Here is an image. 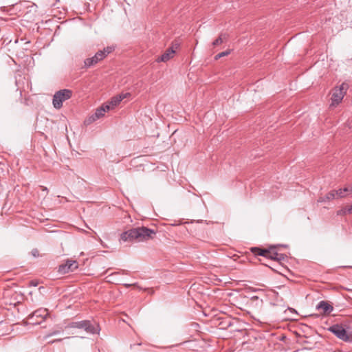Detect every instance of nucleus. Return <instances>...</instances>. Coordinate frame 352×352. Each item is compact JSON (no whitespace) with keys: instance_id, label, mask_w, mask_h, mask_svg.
<instances>
[{"instance_id":"nucleus-18","label":"nucleus","mask_w":352,"mask_h":352,"mask_svg":"<svg viewBox=\"0 0 352 352\" xmlns=\"http://www.w3.org/2000/svg\"><path fill=\"white\" fill-rule=\"evenodd\" d=\"M231 52V50H226L224 52H222L221 53H219L218 54H217L214 57V59L215 60H218L221 57H223L225 56H228L230 54Z\"/></svg>"},{"instance_id":"nucleus-33","label":"nucleus","mask_w":352,"mask_h":352,"mask_svg":"<svg viewBox=\"0 0 352 352\" xmlns=\"http://www.w3.org/2000/svg\"><path fill=\"white\" fill-rule=\"evenodd\" d=\"M118 274H119V272H114V273L111 274V275Z\"/></svg>"},{"instance_id":"nucleus-26","label":"nucleus","mask_w":352,"mask_h":352,"mask_svg":"<svg viewBox=\"0 0 352 352\" xmlns=\"http://www.w3.org/2000/svg\"><path fill=\"white\" fill-rule=\"evenodd\" d=\"M132 285H133V286H136V287H138L137 283H133V284H127V283H124V286L126 288H129V287H131V286H132Z\"/></svg>"},{"instance_id":"nucleus-22","label":"nucleus","mask_w":352,"mask_h":352,"mask_svg":"<svg viewBox=\"0 0 352 352\" xmlns=\"http://www.w3.org/2000/svg\"><path fill=\"white\" fill-rule=\"evenodd\" d=\"M129 95H130V94L126 93V94H122L118 95V96H117V97H121L120 99H121V101H122L124 98H125L127 96H129Z\"/></svg>"},{"instance_id":"nucleus-3","label":"nucleus","mask_w":352,"mask_h":352,"mask_svg":"<svg viewBox=\"0 0 352 352\" xmlns=\"http://www.w3.org/2000/svg\"><path fill=\"white\" fill-rule=\"evenodd\" d=\"M72 96V91L68 89H60L56 91L54 96L52 103L56 109H60L63 102Z\"/></svg>"},{"instance_id":"nucleus-23","label":"nucleus","mask_w":352,"mask_h":352,"mask_svg":"<svg viewBox=\"0 0 352 352\" xmlns=\"http://www.w3.org/2000/svg\"><path fill=\"white\" fill-rule=\"evenodd\" d=\"M250 299L252 301H258L259 300V298L257 296H253L251 297ZM260 302H262V300H260Z\"/></svg>"},{"instance_id":"nucleus-21","label":"nucleus","mask_w":352,"mask_h":352,"mask_svg":"<svg viewBox=\"0 0 352 352\" xmlns=\"http://www.w3.org/2000/svg\"><path fill=\"white\" fill-rule=\"evenodd\" d=\"M101 108L104 109V113L109 111L111 109H113L109 103V104H103L101 106Z\"/></svg>"},{"instance_id":"nucleus-20","label":"nucleus","mask_w":352,"mask_h":352,"mask_svg":"<svg viewBox=\"0 0 352 352\" xmlns=\"http://www.w3.org/2000/svg\"><path fill=\"white\" fill-rule=\"evenodd\" d=\"M347 209H348V206L342 208L341 210L338 211V215H344V214H349L348 211H346Z\"/></svg>"},{"instance_id":"nucleus-17","label":"nucleus","mask_w":352,"mask_h":352,"mask_svg":"<svg viewBox=\"0 0 352 352\" xmlns=\"http://www.w3.org/2000/svg\"><path fill=\"white\" fill-rule=\"evenodd\" d=\"M121 97H113L111 98V100L109 102V104H111V107L113 108L118 105L120 102H121Z\"/></svg>"},{"instance_id":"nucleus-2","label":"nucleus","mask_w":352,"mask_h":352,"mask_svg":"<svg viewBox=\"0 0 352 352\" xmlns=\"http://www.w3.org/2000/svg\"><path fill=\"white\" fill-rule=\"evenodd\" d=\"M68 328L83 329L87 333L90 334L98 333L99 325L93 324L89 320H81L78 322H72L68 324Z\"/></svg>"},{"instance_id":"nucleus-31","label":"nucleus","mask_w":352,"mask_h":352,"mask_svg":"<svg viewBox=\"0 0 352 352\" xmlns=\"http://www.w3.org/2000/svg\"><path fill=\"white\" fill-rule=\"evenodd\" d=\"M349 193L352 194V186H349Z\"/></svg>"},{"instance_id":"nucleus-27","label":"nucleus","mask_w":352,"mask_h":352,"mask_svg":"<svg viewBox=\"0 0 352 352\" xmlns=\"http://www.w3.org/2000/svg\"><path fill=\"white\" fill-rule=\"evenodd\" d=\"M39 188L41 189V190L46 192V193H48V189L47 187L43 186H40Z\"/></svg>"},{"instance_id":"nucleus-35","label":"nucleus","mask_w":352,"mask_h":352,"mask_svg":"<svg viewBox=\"0 0 352 352\" xmlns=\"http://www.w3.org/2000/svg\"><path fill=\"white\" fill-rule=\"evenodd\" d=\"M185 222H186V223H189V222L192 223L193 221H185Z\"/></svg>"},{"instance_id":"nucleus-16","label":"nucleus","mask_w":352,"mask_h":352,"mask_svg":"<svg viewBox=\"0 0 352 352\" xmlns=\"http://www.w3.org/2000/svg\"><path fill=\"white\" fill-rule=\"evenodd\" d=\"M95 65L96 64L94 63L91 58H87L84 60V66L82 67V68L87 69V68H89V67Z\"/></svg>"},{"instance_id":"nucleus-10","label":"nucleus","mask_w":352,"mask_h":352,"mask_svg":"<svg viewBox=\"0 0 352 352\" xmlns=\"http://www.w3.org/2000/svg\"><path fill=\"white\" fill-rule=\"evenodd\" d=\"M316 309L321 311L322 314H329L333 310V307L331 305L326 301L322 300L318 302L316 306Z\"/></svg>"},{"instance_id":"nucleus-32","label":"nucleus","mask_w":352,"mask_h":352,"mask_svg":"<svg viewBox=\"0 0 352 352\" xmlns=\"http://www.w3.org/2000/svg\"><path fill=\"white\" fill-rule=\"evenodd\" d=\"M178 225H179V223H172L170 226H178Z\"/></svg>"},{"instance_id":"nucleus-9","label":"nucleus","mask_w":352,"mask_h":352,"mask_svg":"<svg viewBox=\"0 0 352 352\" xmlns=\"http://www.w3.org/2000/svg\"><path fill=\"white\" fill-rule=\"evenodd\" d=\"M78 267L76 261H67L66 263L62 264L58 267V272L61 274H67L69 272H74Z\"/></svg>"},{"instance_id":"nucleus-8","label":"nucleus","mask_w":352,"mask_h":352,"mask_svg":"<svg viewBox=\"0 0 352 352\" xmlns=\"http://www.w3.org/2000/svg\"><path fill=\"white\" fill-rule=\"evenodd\" d=\"M113 47L108 46L104 47L102 50H99L96 54L91 57L94 63L96 65L100 61L102 60L108 54L113 51Z\"/></svg>"},{"instance_id":"nucleus-36","label":"nucleus","mask_w":352,"mask_h":352,"mask_svg":"<svg viewBox=\"0 0 352 352\" xmlns=\"http://www.w3.org/2000/svg\"><path fill=\"white\" fill-rule=\"evenodd\" d=\"M44 220L48 221L50 220L48 218L45 219Z\"/></svg>"},{"instance_id":"nucleus-28","label":"nucleus","mask_w":352,"mask_h":352,"mask_svg":"<svg viewBox=\"0 0 352 352\" xmlns=\"http://www.w3.org/2000/svg\"><path fill=\"white\" fill-rule=\"evenodd\" d=\"M349 214H352V204L350 206H348L347 210Z\"/></svg>"},{"instance_id":"nucleus-34","label":"nucleus","mask_w":352,"mask_h":352,"mask_svg":"<svg viewBox=\"0 0 352 352\" xmlns=\"http://www.w3.org/2000/svg\"><path fill=\"white\" fill-rule=\"evenodd\" d=\"M135 344H131L130 345V348L132 349L133 347V346H135Z\"/></svg>"},{"instance_id":"nucleus-29","label":"nucleus","mask_w":352,"mask_h":352,"mask_svg":"<svg viewBox=\"0 0 352 352\" xmlns=\"http://www.w3.org/2000/svg\"><path fill=\"white\" fill-rule=\"evenodd\" d=\"M63 339H60H60L54 340L50 341L49 343L53 344V343H54L56 342H60Z\"/></svg>"},{"instance_id":"nucleus-4","label":"nucleus","mask_w":352,"mask_h":352,"mask_svg":"<svg viewBox=\"0 0 352 352\" xmlns=\"http://www.w3.org/2000/svg\"><path fill=\"white\" fill-rule=\"evenodd\" d=\"M349 85L342 82L340 86L336 87L333 90L331 106H336L340 103L346 93Z\"/></svg>"},{"instance_id":"nucleus-13","label":"nucleus","mask_w":352,"mask_h":352,"mask_svg":"<svg viewBox=\"0 0 352 352\" xmlns=\"http://www.w3.org/2000/svg\"><path fill=\"white\" fill-rule=\"evenodd\" d=\"M104 115V110L103 108H101V107H100L99 108H98L96 109V112L89 118V122H92V121H95L97 119H99L101 117H102Z\"/></svg>"},{"instance_id":"nucleus-19","label":"nucleus","mask_w":352,"mask_h":352,"mask_svg":"<svg viewBox=\"0 0 352 352\" xmlns=\"http://www.w3.org/2000/svg\"><path fill=\"white\" fill-rule=\"evenodd\" d=\"M336 192V198H342L346 197V194L342 190V188H340L338 190H335Z\"/></svg>"},{"instance_id":"nucleus-15","label":"nucleus","mask_w":352,"mask_h":352,"mask_svg":"<svg viewBox=\"0 0 352 352\" xmlns=\"http://www.w3.org/2000/svg\"><path fill=\"white\" fill-rule=\"evenodd\" d=\"M268 258L275 261H282L285 259V255L283 254H278L276 252H271Z\"/></svg>"},{"instance_id":"nucleus-5","label":"nucleus","mask_w":352,"mask_h":352,"mask_svg":"<svg viewBox=\"0 0 352 352\" xmlns=\"http://www.w3.org/2000/svg\"><path fill=\"white\" fill-rule=\"evenodd\" d=\"M328 330L342 340L348 341L349 340V336L346 330L340 324H333L329 327Z\"/></svg>"},{"instance_id":"nucleus-14","label":"nucleus","mask_w":352,"mask_h":352,"mask_svg":"<svg viewBox=\"0 0 352 352\" xmlns=\"http://www.w3.org/2000/svg\"><path fill=\"white\" fill-rule=\"evenodd\" d=\"M252 251L256 255L263 256L266 258H268L269 255L271 254V251L259 248H252Z\"/></svg>"},{"instance_id":"nucleus-25","label":"nucleus","mask_w":352,"mask_h":352,"mask_svg":"<svg viewBox=\"0 0 352 352\" xmlns=\"http://www.w3.org/2000/svg\"><path fill=\"white\" fill-rule=\"evenodd\" d=\"M32 255L36 257L38 255V251L36 249H34L32 251Z\"/></svg>"},{"instance_id":"nucleus-1","label":"nucleus","mask_w":352,"mask_h":352,"mask_svg":"<svg viewBox=\"0 0 352 352\" xmlns=\"http://www.w3.org/2000/svg\"><path fill=\"white\" fill-rule=\"evenodd\" d=\"M157 228H148L144 226L130 229L121 234V239L124 241L144 242L153 239L159 232Z\"/></svg>"},{"instance_id":"nucleus-30","label":"nucleus","mask_w":352,"mask_h":352,"mask_svg":"<svg viewBox=\"0 0 352 352\" xmlns=\"http://www.w3.org/2000/svg\"><path fill=\"white\" fill-rule=\"evenodd\" d=\"M57 333H58V331H53V332L50 333L48 335V336H54V335H56V334H57Z\"/></svg>"},{"instance_id":"nucleus-24","label":"nucleus","mask_w":352,"mask_h":352,"mask_svg":"<svg viewBox=\"0 0 352 352\" xmlns=\"http://www.w3.org/2000/svg\"><path fill=\"white\" fill-rule=\"evenodd\" d=\"M342 190L344 191V192L346 194V196L347 195H349V187H345L344 188H342Z\"/></svg>"},{"instance_id":"nucleus-12","label":"nucleus","mask_w":352,"mask_h":352,"mask_svg":"<svg viewBox=\"0 0 352 352\" xmlns=\"http://www.w3.org/2000/svg\"><path fill=\"white\" fill-rule=\"evenodd\" d=\"M228 39V34H226V33H221L218 38H216L212 43V46L213 47H216L221 43H223V42H226L227 41Z\"/></svg>"},{"instance_id":"nucleus-6","label":"nucleus","mask_w":352,"mask_h":352,"mask_svg":"<svg viewBox=\"0 0 352 352\" xmlns=\"http://www.w3.org/2000/svg\"><path fill=\"white\" fill-rule=\"evenodd\" d=\"M47 316V309L41 308L34 311L32 314H30L28 318L30 320H34L35 318L36 320L34 322H33V324H38L43 320H44Z\"/></svg>"},{"instance_id":"nucleus-11","label":"nucleus","mask_w":352,"mask_h":352,"mask_svg":"<svg viewBox=\"0 0 352 352\" xmlns=\"http://www.w3.org/2000/svg\"><path fill=\"white\" fill-rule=\"evenodd\" d=\"M334 199H336V192H335V190H331L330 192L327 193L324 196L320 197L318 199V202L323 203V202L330 201Z\"/></svg>"},{"instance_id":"nucleus-7","label":"nucleus","mask_w":352,"mask_h":352,"mask_svg":"<svg viewBox=\"0 0 352 352\" xmlns=\"http://www.w3.org/2000/svg\"><path fill=\"white\" fill-rule=\"evenodd\" d=\"M179 47L178 43H173V45L168 47L165 52L157 59V62H166L173 57L175 53V50Z\"/></svg>"}]
</instances>
